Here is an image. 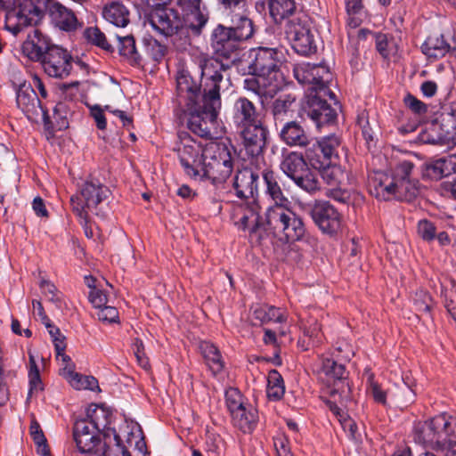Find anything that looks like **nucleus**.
I'll return each instance as SVG.
<instances>
[{
  "instance_id": "nucleus-42",
  "label": "nucleus",
  "mask_w": 456,
  "mask_h": 456,
  "mask_svg": "<svg viewBox=\"0 0 456 456\" xmlns=\"http://www.w3.org/2000/svg\"><path fill=\"white\" fill-rule=\"evenodd\" d=\"M254 316L262 323L269 322L281 323L286 321L284 312L281 308L268 305L256 307L254 310Z\"/></svg>"
},
{
  "instance_id": "nucleus-63",
  "label": "nucleus",
  "mask_w": 456,
  "mask_h": 456,
  "mask_svg": "<svg viewBox=\"0 0 456 456\" xmlns=\"http://www.w3.org/2000/svg\"><path fill=\"white\" fill-rule=\"evenodd\" d=\"M90 112H91V116L94 118V119L96 123L97 128L100 130L105 129L107 122H106V118L103 114V110L100 106L95 105L91 108Z\"/></svg>"
},
{
  "instance_id": "nucleus-38",
  "label": "nucleus",
  "mask_w": 456,
  "mask_h": 456,
  "mask_svg": "<svg viewBox=\"0 0 456 456\" xmlns=\"http://www.w3.org/2000/svg\"><path fill=\"white\" fill-rule=\"evenodd\" d=\"M200 350L212 373H220L224 369V362L218 348L210 342L203 341L200 344Z\"/></svg>"
},
{
  "instance_id": "nucleus-21",
  "label": "nucleus",
  "mask_w": 456,
  "mask_h": 456,
  "mask_svg": "<svg viewBox=\"0 0 456 456\" xmlns=\"http://www.w3.org/2000/svg\"><path fill=\"white\" fill-rule=\"evenodd\" d=\"M178 136L181 139V145L177 148L181 165L188 175L200 176L205 151L201 152L200 145L186 132H179Z\"/></svg>"
},
{
  "instance_id": "nucleus-12",
  "label": "nucleus",
  "mask_w": 456,
  "mask_h": 456,
  "mask_svg": "<svg viewBox=\"0 0 456 456\" xmlns=\"http://www.w3.org/2000/svg\"><path fill=\"white\" fill-rule=\"evenodd\" d=\"M232 170V156L225 144H215L205 150L200 176H204L214 184H217L224 183L231 176Z\"/></svg>"
},
{
  "instance_id": "nucleus-35",
  "label": "nucleus",
  "mask_w": 456,
  "mask_h": 456,
  "mask_svg": "<svg viewBox=\"0 0 456 456\" xmlns=\"http://www.w3.org/2000/svg\"><path fill=\"white\" fill-rule=\"evenodd\" d=\"M234 426L240 428L243 433H251L257 422V411L249 405L235 411L231 414Z\"/></svg>"
},
{
  "instance_id": "nucleus-52",
  "label": "nucleus",
  "mask_w": 456,
  "mask_h": 456,
  "mask_svg": "<svg viewBox=\"0 0 456 456\" xmlns=\"http://www.w3.org/2000/svg\"><path fill=\"white\" fill-rule=\"evenodd\" d=\"M225 402L230 414L245 406L242 395L234 387H230L226 390Z\"/></svg>"
},
{
  "instance_id": "nucleus-36",
  "label": "nucleus",
  "mask_w": 456,
  "mask_h": 456,
  "mask_svg": "<svg viewBox=\"0 0 456 456\" xmlns=\"http://www.w3.org/2000/svg\"><path fill=\"white\" fill-rule=\"evenodd\" d=\"M451 172V161L445 158L432 159L421 167V175L424 179L440 180Z\"/></svg>"
},
{
  "instance_id": "nucleus-57",
  "label": "nucleus",
  "mask_w": 456,
  "mask_h": 456,
  "mask_svg": "<svg viewBox=\"0 0 456 456\" xmlns=\"http://www.w3.org/2000/svg\"><path fill=\"white\" fill-rule=\"evenodd\" d=\"M99 321L107 323H114L118 322V311L116 307L104 305L99 309L97 313Z\"/></svg>"
},
{
  "instance_id": "nucleus-24",
  "label": "nucleus",
  "mask_w": 456,
  "mask_h": 456,
  "mask_svg": "<svg viewBox=\"0 0 456 456\" xmlns=\"http://www.w3.org/2000/svg\"><path fill=\"white\" fill-rule=\"evenodd\" d=\"M279 51L275 48L258 47L249 52L248 74L268 77L279 69Z\"/></svg>"
},
{
  "instance_id": "nucleus-16",
  "label": "nucleus",
  "mask_w": 456,
  "mask_h": 456,
  "mask_svg": "<svg viewBox=\"0 0 456 456\" xmlns=\"http://www.w3.org/2000/svg\"><path fill=\"white\" fill-rule=\"evenodd\" d=\"M322 373L330 389L331 397L338 396L339 403L346 405L352 401L351 387L347 380V372L343 364L338 363L333 359L325 358L322 363Z\"/></svg>"
},
{
  "instance_id": "nucleus-18",
  "label": "nucleus",
  "mask_w": 456,
  "mask_h": 456,
  "mask_svg": "<svg viewBox=\"0 0 456 456\" xmlns=\"http://www.w3.org/2000/svg\"><path fill=\"white\" fill-rule=\"evenodd\" d=\"M306 212L322 233L335 235L341 230L342 215L330 201L315 200Z\"/></svg>"
},
{
  "instance_id": "nucleus-50",
  "label": "nucleus",
  "mask_w": 456,
  "mask_h": 456,
  "mask_svg": "<svg viewBox=\"0 0 456 456\" xmlns=\"http://www.w3.org/2000/svg\"><path fill=\"white\" fill-rule=\"evenodd\" d=\"M413 305L418 316L419 314H428L432 309L433 299L427 291L419 290L414 295Z\"/></svg>"
},
{
  "instance_id": "nucleus-54",
  "label": "nucleus",
  "mask_w": 456,
  "mask_h": 456,
  "mask_svg": "<svg viewBox=\"0 0 456 456\" xmlns=\"http://www.w3.org/2000/svg\"><path fill=\"white\" fill-rule=\"evenodd\" d=\"M403 104L416 115L422 116L428 112V105L410 93L403 97Z\"/></svg>"
},
{
  "instance_id": "nucleus-46",
  "label": "nucleus",
  "mask_w": 456,
  "mask_h": 456,
  "mask_svg": "<svg viewBox=\"0 0 456 456\" xmlns=\"http://www.w3.org/2000/svg\"><path fill=\"white\" fill-rule=\"evenodd\" d=\"M29 430L30 436L37 447V452L42 456H50L51 451L47 444V440L39 423L35 419L30 423Z\"/></svg>"
},
{
  "instance_id": "nucleus-2",
  "label": "nucleus",
  "mask_w": 456,
  "mask_h": 456,
  "mask_svg": "<svg viewBox=\"0 0 456 456\" xmlns=\"http://www.w3.org/2000/svg\"><path fill=\"white\" fill-rule=\"evenodd\" d=\"M414 164L409 160L399 162L392 176L379 173L370 182V192L377 199L411 201L419 193L420 183L413 177Z\"/></svg>"
},
{
  "instance_id": "nucleus-44",
  "label": "nucleus",
  "mask_w": 456,
  "mask_h": 456,
  "mask_svg": "<svg viewBox=\"0 0 456 456\" xmlns=\"http://www.w3.org/2000/svg\"><path fill=\"white\" fill-rule=\"evenodd\" d=\"M316 143L320 145L324 155L328 156L331 162H338V150L341 145V140L338 136L330 134L322 138Z\"/></svg>"
},
{
  "instance_id": "nucleus-64",
  "label": "nucleus",
  "mask_w": 456,
  "mask_h": 456,
  "mask_svg": "<svg viewBox=\"0 0 456 456\" xmlns=\"http://www.w3.org/2000/svg\"><path fill=\"white\" fill-rule=\"evenodd\" d=\"M440 189L444 195L456 200V177L452 181L443 182L440 185Z\"/></svg>"
},
{
  "instance_id": "nucleus-20",
  "label": "nucleus",
  "mask_w": 456,
  "mask_h": 456,
  "mask_svg": "<svg viewBox=\"0 0 456 456\" xmlns=\"http://www.w3.org/2000/svg\"><path fill=\"white\" fill-rule=\"evenodd\" d=\"M456 129V120L452 113L441 115V121L436 120L428 124L418 135V140L426 144L445 145L452 138V131Z\"/></svg>"
},
{
  "instance_id": "nucleus-45",
  "label": "nucleus",
  "mask_w": 456,
  "mask_h": 456,
  "mask_svg": "<svg viewBox=\"0 0 456 456\" xmlns=\"http://www.w3.org/2000/svg\"><path fill=\"white\" fill-rule=\"evenodd\" d=\"M305 158L314 170L318 168H324L328 165H331V160L328 159V156L324 155V152L321 149L320 145L314 143L312 148L308 149L305 152Z\"/></svg>"
},
{
  "instance_id": "nucleus-26",
  "label": "nucleus",
  "mask_w": 456,
  "mask_h": 456,
  "mask_svg": "<svg viewBox=\"0 0 456 456\" xmlns=\"http://www.w3.org/2000/svg\"><path fill=\"white\" fill-rule=\"evenodd\" d=\"M232 118L237 129L263 122L257 107L246 96H240L234 101Z\"/></svg>"
},
{
  "instance_id": "nucleus-53",
  "label": "nucleus",
  "mask_w": 456,
  "mask_h": 456,
  "mask_svg": "<svg viewBox=\"0 0 456 456\" xmlns=\"http://www.w3.org/2000/svg\"><path fill=\"white\" fill-rule=\"evenodd\" d=\"M417 232L422 240L429 242L436 239V226L428 219H421L418 223Z\"/></svg>"
},
{
  "instance_id": "nucleus-28",
  "label": "nucleus",
  "mask_w": 456,
  "mask_h": 456,
  "mask_svg": "<svg viewBox=\"0 0 456 456\" xmlns=\"http://www.w3.org/2000/svg\"><path fill=\"white\" fill-rule=\"evenodd\" d=\"M280 140L289 147L305 148L309 145L311 138L304 126L297 120H288L279 125Z\"/></svg>"
},
{
  "instance_id": "nucleus-47",
  "label": "nucleus",
  "mask_w": 456,
  "mask_h": 456,
  "mask_svg": "<svg viewBox=\"0 0 456 456\" xmlns=\"http://www.w3.org/2000/svg\"><path fill=\"white\" fill-rule=\"evenodd\" d=\"M143 45L147 56L156 62H159L167 52V47L153 37L143 38Z\"/></svg>"
},
{
  "instance_id": "nucleus-22",
  "label": "nucleus",
  "mask_w": 456,
  "mask_h": 456,
  "mask_svg": "<svg viewBox=\"0 0 456 456\" xmlns=\"http://www.w3.org/2000/svg\"><path fill=\"white\" fill-rule=\"evenodd\" d=\"M295 78L302 85H310L309 93H314L319 87H329L331 73L327 66L302 62L293 68Z\"/></svg>"
},
{
  "instance_id": "nucleus-39",
  "label": "nucleus",
  "mask_w": 456,
  "mask_h": 456,
  "mask_svg": "<svg viewBox=\"0 0 456 456\" xmlns=\"http://www.w3.org/2000/svg\"><path fill=\"white\" fill-rule=\"evenodd\" d=\"M118 52L132 66H141L142 56L137 50L135 39L133 36L118 37Z\"/></svg>"
},
{
  "instance_id": "nucleus-15",
  "label": "nucleus",
  "mask_w": 456,
  "mask_h": 456,
  "mask_svg": "<svg viewBox=\"0 0 456 456\" xmlns=\"http://www.w3.org/2000/svg\"><path fill=\"white\" fill-rule=\"evenodd\" d=\"M284 33L297 53L307 56L316 52L314 34L306 14H298L289 19L284 26Z\"/></svg>"
},
{
  "instance_id": "nucleus-48",
  "label": "nucleus",
  "mask_w": 456,
  "mask_h": 456,
  "mask_svg": "<svg viewBox=\"0 0 456 456\" xmlns=\"http://www.w3.org/2000/svg\"><path fill=\"white\" fill-rule=\"evenodd\" d=\"M85 38L91 44L105 50L112 52L113 48L108 43L105 35L97 27H89L84 31Z\"/></svg>"
},
{
  "instance_id": "nucleus-19",
  "label": "nucleus",
  "mask_w": 456,
  "mask_h": 456,
  "mask_svg": "<svg viewBox=\"0 0 456 456\" xmlns=\"http://www.w3.org/2000/svg\"><path fill=\"white\" fill-rule=\"evenodd\" d=\"M202 0H176V5L181 10L180 20L184 35L191 37H200L208 21V14L201 11Z\"/></svg>"
},
{
  "instance_id": "nucleus-5",
  "label": "nucleus",
  "mask_w": 456,
  "mask_h": 456,
  "mask_svg": "<svg viewBox=\"0 0 456 456\" xmlns=\"http://www.w3.org/2000/svg\"><path fill=\"white\" fill-rule=\"evenodd\" d=\"M49 0H0V11L4 12V29L17 36L25 28L41 21Z\"/></svg>"
},
{
  "instance_id": "nucleus-49",
  "label": "nucleus",
  "mask_w": 456,
  "mask_h": 456,
  "mask_svg": "<svg viewBox=\"0 0 456 456\" xmlns=\"http://www.w3.org/2000/svg\"><path fill=\"white\" fill-rule=\"evenodd\" d=\"M69 377L71 378L70 383L77 389H89L94 391L99 388L98 380L93 376H83L72 371V367L69 368Z\"/></svg>"
},
{
  "instance_id": "nucleus-14",
  "label": "nucleus",
  "mask_w": 456,
  "mask_h": 456,
  "mask_svg": "<svg viewBox=\"0 0 456 456\" xmlns=\"http://www.w3.org/2000/svg\"><path fill=\"white\" fill-rule=\"evenodd\" d=\"M280 167L302 190L309 193L321 190L318 175L311 171L306 158L301 152L290 151L284 155Z\"/></svg>"
},
{
  "instance_id": "nucleus-34",
  "label": "nucleus",
  "mask_w": 456,
  "mask_h": 456,
  "mask_svg": "<svg viewBox=\"0 0 456 456\" xmlns=\"http://www.w3.org/2000/svg\"><path fill=\"white\" fill-rule=\"evenodd\" d=\"M263 178L266 185V194L273 200L275 207L283 208L289 203L280 184V176L271 169H265Z\"/></svg>"
},
{
  "instance_id": "nucleus-62",
  "label": "nucleus",
  "mask_w": 456,
  "mask_h": 456,
  "mask_svg": "<svg viewBox=\"0 0 456 456\" xmlns=\"http://www.w3.org/2000/svg\"><path fill=\"white\" fill-rule=\"evenodd\" d=\"M94 433L92 428H90L89 423L86 419H78L74 423L73 427V437L84 436L86 434Z\"/></svg>"
},
{
  "instance_id": "nucleus-10",
  "label": "nucleus",
  "mask_w": 456,
  "mask_h": 456,
  "mask_svg": "<svg viewBox=\"0 0 456 456\" xmlns=\"http://www.w3.org/2000/svg\"><path fill=\"white\" fill-rule=\"evenodd\" d=\"M222 56H200L198 59V65L201 70V77L203 85L197 82L200 87L199 94L201 97L211 99L214 102L221 100L220 95V83L225 75L229 76L232 62H224ZM198 94V92H197Z\"/></svg>"
},
{
  "instance_id": "nucleus-51",
  "label": "nucleus",
  "mask_w": 456,
  "mask_h": 456,
  "mask_svg": "<svg viewBox=\"0 0 456 456\" xmlns=\"http://www.w3.org/2000/svg\"><path fill=\"white\" fill-rule=\"evenodd\" d=\"M451 288H445L444 291V305L451 314L452 319L456 322V281H450Z\"/></svg>"
},
{
  "instance_id": "nucleus-4",
  "label": "nucleus",
  "mask_w": 456,
  "mask_h": 456,
  "mask_svg": "<svg viewBox=\"0 0 456 456\" xmlns=\"http://www.w3.org/2000/svg\"><path fill=\"white\" fill-rule=\"evenodd\" d=\"M415 440L435 450H446L444 456H456V419L438 415L418 423Z\"/></svg>"
},
{
  "instance_id": "nucleus-41",
  "label": "nucleus",
  "mask_w": 456,
  "mask_h": 456,
  "mask_svg": "<svg viewBox=\"0 0 456 456\" xmlns=\"http://www.w3.org/2000/svg\"><path fill=\"white\" fill-rule=\"evenodd\" d=\"M267 397L273 401H279L285 393V386L281 375L276 370H272L267 378Z\"/></svg>"
},
{
  "instance_id": "nucleus-56",
  "label": "nucleus",
  "mask_w": 456,
  "mask_h": 456,
  "mask_svg": "<svg viewBox=\"0 0 456 456\" xmlns=\"http://www.w3.org/2000/svg\"><path fill=\"white\" fill-rule=\"evenodd\" d=\"M338 162H332L331 165L324 167V168H318L319 175L330 185H335L338 179L339 168L338 167Z\"/></svg>"
},
{
  "instance_id": "nucleus-32",
  "label": "nucleus",
  "mask_w": 456,
  "mask_h": 456,
  "mask_svg": "<svg viewBox=\"0 0 456 456\" xmlns=\"http://www.w3.org/2000/svg\"><path fill=\"white\" fill-rule=\"evenodd\" d=\"M268 8L270 16L276 24H281L283 20L287 22L294 16L304 14L297 12L295 0H268Z\"/></svg>"
},
{
  "instance_id": "nucleus-55",
  "label": "nucleus",
  "mask_w": 456,
  "mask_h": 456,
  "mask_svg": "<svg viewBox=\"0 0 456 456\" xmlns=\"http://www.w3.org/2000/svg\"><path fill=\"white\" fill-rule=\"evenodd\" d=\"M28 378H29V395L33 393L34 390H37L40 388L41 386V378H40V372L39 369L37 367V364L36 362V360L33 355H29V371H28Z\"/></svg>"
},
{
  "instance_id": "nucleus-11",
  "label": "nucleus",
  "mask_w": 456,
  "mask_h": 456,
  "mask_svg": "<svg viewBox=\"0 0 456 456\" xmlns=\"http://www.w3.org/2000/svg\"><path fill=\"white\" fill-rule=\"evenodd\" d=\"M265 216L267 229L281 240L295 242L305 238L306 234L305 224L295 212L274 207L268 208Z\"/></svg>"
},
{
  "instance_id": "nucleus-30",
  "label": "nucleus",
  "mask_w": 456,
  "mask_h": 456,
  "mask_svg": "<svg viewBox=\"0 0 456 456\" xmlns=\"http://www.w3.org/2000/svg\"><path fill=\"white\" fill-rule=\"evenodd\" d=\"M50 39L39 29L35 28L29 33L23 42L21 49L24 55L33 61H39L52 46H54Z\"/></svg>"
},
{
  "instance_id": "nucleus-59",
  "label": "nucleus",
  "mask_w": 456,
  "mask_h": 456,
  "mask_svg": "<svg viewBox=\"0 0 456 456\" xmlns=\"http://www.w3.org/2000/svg\"><path fill=\"white\" fill-rule=\"evenodd\" d=\"M133 346L137 362L143 369H147L150 366V363L148 358L145 356L142 340L138 338H134Z\"/></svg>"
},
{
  "instance_id": "nucleus-17",
  "label": "nucleus",
  "mask_w": 456,
  "mask_h": 456,
  "mask_svg": "<svg viewBox=\"0 0 456 456\" xmlns=\"http://www.w3.org/2000/svg\"><path fill=\"white\" fill-rule=\"evenodd\" d=\"M239 136L241 140V152L253 161H257L263 157L264 151L268 144L269 130L265 122L246 126L238 128Z\"/></svg>"
},
{
  "instance_id": "nucleus-3",
  "label": "nucleus",
  "mask_w": 456,
  "mask_h": 456,
  "mask_svg": "<svg viewBox=\"0 0 456 456\" xmlns=\"http://www.w3.org/2000/svg\"><path fill=\"white\" fill-rule=\"evenodd\" d=\"M256 32L254 21L244 12L231 16L228 25L217 24L210 35L215 54L228 61L240 50V44L251 39Z\"/></svg>"
},
{
  "instance_id": "nucleus-33",
  "label": "nucleus",
  "mask_w": 456,
  "mask_h": 456,
  "mask_svg": "<svg viewBox=\"0 0 456 456\" xmlns=\"http://www.w3.org/2000/svg\"><path fill=\"white\" fill-rule=\"evenodd\" d=\"M450 41L443 34L430 35L422 44L421 51L428 58H442L450 51Z\"/></svg>"
},
{
  "instance_id": "nucleus-61",
  "label": "nucleus",
  "mask_w": 456,
  "mask_h": 456,
  "mask_svg": "<svg viewBox=\"0 0 456 456\" xmlns=\"http://www.w3.org/2000/svg\"><path fill=\"white\" fill-rule=\"evenodd\" d=\"M89 301L95 308H102L107 304V295L101 289H94L88 296Z\"/></svg>"
},
{
  "instance_id": "nucleus-1",
  "label": "nucleus",
  "mask_w": 456,
  "mask_h": 456,
  "mask_svg": "<svg viewBox=\"0 0 456 456\" xmlns=\"http://www.w3.org/2000/svg\"><path fill=\"white\" fill-rule=\"evenodd\" d=\"M199 89L197 81L188 72L182 71L177 76V96L180 104L185 107L187 127L201 138L212 139L222 102L200 96Z\"/></svg>"
},
{
  "instance_id": "nucleus-58",
  "label": "nucleus",
  "mask_w": 456,
  "mask_h": 456,
  "mask_svg": "<svg viewBox=\"0 0 456 456\" xmlns=\"http://www.w3.org/2000/svg\"><path fill=\"white\" fill-rule=\"evenodd\" d=\"M49 334L53 338L54 348L56 351V354L59 355L61 351H65L66 343L65 337L61 334L59 328L54 325H52L50 328H47Z\"/></svg>"
},
{
  "instance_id": "nucleus-40",
  "label": "nucleus",
  "mask_w": 456,
  "mask_h": 456,
  "mask_svg": "<svg viewBox=\"0 0 456 456\" xmlns=\"http://www.w3.org/2000/svg\"><path fill=\"white\" fill-rule=\"evenodd\" d=\"M78 451L82 453H91L98 456V449L103 444L101 436L96 433L86 434L73 437Z\"/></svg>"
},
{
  "instance_id": "nucleus-37",
  "label": "nucleus",
  "mask_w": 456,
  "mask_h": 456,
  "mask_svg": "<svg viewBox=\"0 0 456 456\" xmlns=\"http://www.w3.org/2000/svg\"><path fill=\"white\" fill-rule=\"evenodd\" d=\"M103 18L117 27L124 28L130 22V12L120 2H112L102 10Z\"/></svg>"
},
{
  "instance_id": "nucleus-8",
  "label": "nucleus",
  "mask_w": 456,
  "mask_h": 456,
  "mask_svg": "<svg viewBox=\"0 0 456 456\" xmlns=\"http://www.w3.org/2000/svg\"><path fill=\"white\" fill-rule=\"evenodd\" d=\"M337 109H340V105L330 87H319L316 92L309 93L302 107L304 114L313 120L319 129L323 126L336 123Z\"/></svg>"
},
{
  "instance_id": "nucleus-13",
  "label": "nucleus",
  "mask_w": 456,
  "mask_h": 456,
  "mask_svg": "<svg viewBox=\"0 0 456 456\" xmlns=\"http://www.w3.org/2000/svg\"><path fill=\"white\" fill-rule=\"evenodd\" d=\"M86 417L90 419L93 429L104 430L103 442L101 449H98V456H131L128 447L124 444L115 428H107L109 425V412L104 409L98 410L96 405H91L86 411Z\"/></svg>"
},
{
  "instance_id": "nucleus-25",
  "label": "nucleus",
  "mask_w": 456,
  "mask_h": 456,
  "mask_svg": "<svg viewBox=\"0 0 456 456\" xmlns=\"http://www.w3.org/2000/svg\"><path fill=\"white\" fill-rule=\"evenodd\" d=\"M39 61L49 77L64 78L70 73L73 58L67 49L56 45Z\"/></svg>"
},
{
  "instance_id": "nucleus-6",
  "label": "nucleus",
  "mask_w": 456,
  "mask_h": 456,
  "mask_svg": "<svg viewBox=\"0 0 456 456\" xmlns=\"http://www.w3.org/2000/svg\"><path fill=\"white\" fill-rule=\"evenodd\" d=\"M110 194L108 186L90 175L79 186L78 192L70 197L72 211L85 224L89 223V213L104 217L105 213L100 206Z\"/></svg>"
},
{
  "instance_id": "nucleus-43",
  "label": "nucleus",
  "mask_w": 456,
  "mask_h": 456,
  "mask_svg": "<svg viewBox=\"0 0 456 456\" xmlns=\"http://www.w3.org/2000/svg\"><path fill=\"white\" fill-rule=\"evenodd\" d=\"M357 125L362 130L363 138L367 144H370L374 140L376 132L379 129L378 122L375 118L370 119L369 112L366 110L361 111L357 116Z\"/></svg>"
},
{
  "instance_id": "nucleus-31",
  "label": "nucleus",
  "mask_w": 456,
  "mask_h": 456,
  "mask_svg": "<svg viewBox=\"0 0 456 456\" xmlns=\"http://www.w3.org/2000/svg\"><path fill=\"white\" fill-rule=\"evenodd\" d=\"M296 103L297 96L290 93L280 94L272 101L269 110L276 128L279 125H282L289 118H292L295 113Z\"/></svg>"
},
{
  "instance_id": "nucleus-60",
  "label": "nucleus",
  "mask_w": 456,
  "mask_h": 456,
  "mask_svg": "<svg viewBox=\"0 0 456 456\" xmlns=\"http://www.w3.org/2000/svg\"><path fill=\"white\" fill-rule=\"evenodd\" d=\"M373 37L375 38L377 51L384 58H387L390 54V52L388 50L389 42L387 39V36L386 34H382V33H375L373 35Z\"/></svg>"
},
{
  "instance_id": "nucleus-9",
  "label": "nucleus",
  "mask_w": 456,
  "mask_h": 456,
  "mask_svg": "<svg viewBox=\"0 0 456 456\" xmlns=\"http://www.w3.org/2000/svg\"><path fill=\"white\" fill-rule=\"evenodd\" d=\"M222 56H200L198 59V65L201 70V77L203 85L197 82L200 87L199 94L201 97L211 99L214 102L221 100L220 95V83L225 75L229 76L232 62H224ZM198 94V92H197Z\"/></svg>"
},
{
  "instance_id": "nucleus-7",
  "label": "nucleus",
  "mask_w": 456,
  "mask_h": 456,
  "mask_svg": "<svg viewBox=\"0 0 456 456\" xmlns=\"http://www.w3.org/2000/svg\"><path fill=\"white\" fill-rule=\"evenodd\" d=\"M148 23L157 33L171 37L179 51L186 50L191 45V38L184 35L185 28L180 20L176 9L167 6L153 7L144 14V24Z\"/></svg>"
},
{
  "instance_id": "nucleus-23",
  "label": "nucleus",
  "mask_w": 456,
  "mask_h": 456,
  "mask_svg": "<svg viewBox=\"0 0 456 456\" xmlns=\"http://www.w3.org/2000/svg\"><path fill=\"white\" fill-rule=\"evenodd\" d=\"M16 103L30 121H37L41 112L45 125L47 126L50 123L48 112L43 108L34 87L30 84L23 82L18 86L16 89Z\"/></svg>"
},
{
  "instance_id": "nucleus-27",
  "label": "nucleus",
  "mask_w": 456,
  "mask_h": 456,
  "mask_svg": "<svg viewBox=\"0 0 456 456\" xmlns=\"http://www.w3.org/2000/svg\"><path fill=\"white\" fill-rule=\"evenodd\" d=\"M46 11L53 24L62 31L73 32L81 26L75 12L59 2L49 0Z\"/></svg>"
},
{
  "instance_id": "nucleus-29",
  "label": "nucleus",
  "mask_w": 456,
  "mask_h": 456,
  "mask_svg": "<svg viewBox=\"0 0 456 456\" xmlns=\"http://www.w3.org/2000/svg\"><path fill=\"white\" fill-rule=\"evenodd\" d=\"M259 175L249 167L239 169L235 175L233 187L240 199L256 200L258 189Z\"/></svg>"
}]
</instances>
